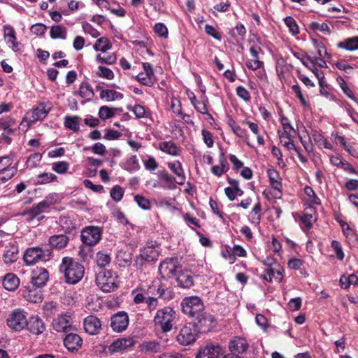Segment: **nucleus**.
<instances>
[{"label": "nucleus", "instance_id": "1", "mask_svg": "<svg viewBox=\"0 0 358 358\" xmlns=\"http://www.w3.org/2000/svg\"><path fill=\"white\" fill-rule=\"evenodd\" d=\"M59 269L64 273L66 280L69 284L78 282L83 278L85 272L82 264L69 257L63 258Z\"/></svg>", "mask_w": 358, "mask_h": 358}, {"label": "nucleus", "instance_id": "2", "mask_svg": "<svg viewBox=\"0 0 358 358\" xmlns=\"http://www.w3.org/2000/svg\"><path fill=\"white\" fill-rule=\"evenodd\" d=\"M96 282L103 292H113L119 287L118 275L111 270L100 271L96 275Z\"/></svg>", "mask_w": 358, "mask_h": 358}, {"label": "nucleus", "instance_id": "3", "mask_svg": "<svg viewBox=\"0 0 358 358\" xmlns=\"http://www.w3.org/2000/svg\"><path fill=\"white\" fill-rule=\"evenodd\" d=\"M175 311L170 307L158 310L154 317V323L159 326L163 332L169 331L173 327Z\"/></svg>", "mask_w": 358, "mask_h": 358}, {"label": "nucleus", "instance_id": "4", "mask_svg": "<svg viewBox=\"0 0 358 358\" xmlns=\"http://www.w3.org/2000/svg\"><path fill=\"white\" fill-rule=\"evenodd\" d=\"M155 287L156 286L152 285V286L150 287L147 291L143 289H141V292L138 289L132 291L131 294L134 296V302L136 304L145 303L147 309L150 312L155 310L158 306V299L157 297L150 296L149 294L150 293H152L151 289H155Z\"/></svg>", "mask_w": 358, "mask_h": 358}, {"label": "nucleus", "instance_id": "5", "mask_svg": "<svg viewBox=\"0 0 358 358\" xmlns=\"http://www.w3.org/2000/svg\"><path fill=\"white\" fill-rule=\"evenodd\" d=\"M181 307L182 312L191 317H194L204 310L201 299L196 296L185 297L181 303Z\"/></svg>", "mask_w": 358, "mask_h": 358}, {"label": "nucleus", "instance_id": "6", "mask_svg": "<svg viewBox=\"0 0 358 358\" xmlns=\"http://www.w3.org/2000/svg\"><path fill=\"white\" fill-rule=\"evenodd\" d=\"M102 229L96 226H88L81 231V239L83 243L89 246L97 244L101 238Z\"/></svg>", "mask_w": 358, "mask_h": 358}, {"label": "nucleus", "instance_id": "7", "mask_svg": "<svg viewBox=\"0 0 358 358\" xmlns=\"http://www.w3.org/2000/svg\"><path fill=\"white\" fill-rule=\"evenodd\" d=\"M180 268L177 258H166L159 266V272L163 278L169 279L176 275Z\"/></svg>", "mask_w": 358, "mask_h": 358}, {"label": "nucleus", "instance_id": "8", "mask_svg": "<svg viewBox=\"0 0 358 358\" xmlns=\"http://www.w3.org/2000/svg\"><path fill=\"white\" fill-rule=\"evenodd\" d=\"M50 252H45L41 248H28L24 255V261L27 265L35 264L41 261L45 262L49 259Z\"/></svg>", "mask_w": 358, "mask_h": 358}, {"label": "nucleus", "instance_id": "9", "mask_svg": "<svg viewBox=\"0 0 358 358\" xmlns=\"http://www.w3.org/2000/svg\"><path fill=\"white\" fill-rule=\"evenodd\" d=\"M192 325L198 333H207L213 327L215 319L213 315L204 311L194 317Z\"/></svg>", "mask_w": 358, "mask_h": 358}, {"label": "nucleus", "instance_id": "10", "mask_svg": "<svg viewBox=\"0 0 358 358\" xmlns=\"http://www.w3.org/2000/svg\"><path fill=\"white\" fill-rule=\"evenodd\" d=\"M224 350L219 344L209 343L200 348L196 358H221Z\"/></svg>", "mask_w": 358, "mask_h": 358}, {"label": "nucleus", "instance_id": "11", "mask_svg": "<svg viewBox=\"0 0 358 358\" xmlns=\"http://www.w3.org/2000/svg\"><path fill=\"white\" fill-rule=\"evenodd\" d=\"M197 333L192 324L189 323L180 329L177 340L180 345H190L196 341Z\"/></svg>", "mask_w": 358, "mask_h": 358}, {"label": "nucleus", "instance_id": "12", "mask_svg": "<svg viewBox=\"0 0 358 358\" xmlns=\"http://www.w3.org/2000/svg\"><path fill=\"white\" fill-rule=\"evenodd\" d=\"M24 313L20 310H14L7 319L8 325L15 331L23 329L27 324Z\"/></svg>", "mask_w": 358, "mask_h": 358}, {"label": "nucleus", "instance_id": "13", "mask_svg": "<svg viewBox=\"0 0 358 358\" xmlns=\"http://www.w3.org/2000/svg\"><path fill=\"white\" fill-rule=\"evenodd\" d=\"M129 324V316L127 313L120 311L110 317V327L114 331L122 332Z\"/></svg>", "mask_w": 358, "mask_h": 358}, {"label": "nucleus", "instance_id": "14", "mask_svg": "<svg viewBox=\"0 0 358 358\" xmlns=\"http://www.w3.org/2000/svg\"><path fill=\"white\" fill-rule=\"evenodd\" d=\"M249 348V344L245 338L240 336H235L231 338L228 345L229 354L241 355L245 353Z\"/></svg>", "mask_w": 358, "mask_h": 358}, {"label": "nucleus", "instance_id": "15", "mask_svg": "<svg viewBox=\"0 0 358 358\" xmlns=\"http://www.w3.org/2000/svg\"><path fill=\"white\" fill-rule=\"evenodd\" d=\"M49 278L48 271L44 268H36L31 273V285L33 287L41 288Z\"/></svg>", "mask_w": 358, "mask_h": 358}, {"label": "nucleus", "instance_id": "16", "mask_svg": "<svg viewBox=\"0 0 358 358\" xmlns=\"http://www.w3.org/2000/svg\"><path fill=\"white\" fill-rule=\"evenodd\" d=\"M3 161H6L3 164L5 167L0 169V181L1 182H5L10 180L17 172L15 167L10 166L12 160L8 157H0V163Z\"/></svg>", "mask_w": 358, "mask_h": 358}, {"label": "nucleus", "instance_id": "17", "mask_svg": "<svg viewBox=\"0 0 358 358\" xmlns=\"http://www.w3.org/2000/svg\"><path fill=\"white\" fill-rule=\"evenodd\" d=\"M39 288L33 287L32 285L24 287L22 289V296L31 303H40L43 300V294Z\"/></svg>", "mask_w": 358, "mask_h": 358}, {"label": "nucleus", "instance_id": "18", "mask_svg": "<svg viewBox=\"0 0 358 358\" xmlns=\"http://www.w3.org/2000/svg\"><path fill=\"white\" fill-rule=\"evenodd\" d=\"M83 340L81 337L75 333L68 334L64 339V345L68 350L78 351L82 346Z\"/></svg>", "mask_w": 358, "mask_h": 358}, {"label": "nucleus", "instance_id": "19", "mask_svg": "<svg viewBox=\"0 0 358 358\" xmlns=\"http://www.w3.org/2000/svg\"><path fill=\"white\" fill-rule=\"evenodd\" d=\"M52 327L58 332H66L71 328V318L67 315H61L52 322Z\"/></svg>", "mask_w": 358, "mask_h": 358}, {"label": "nucleus", "instance_id": "20", "mask_svg": "<svg viewBox=\"0 0 358 358\" xmlns=\"http://www.w3.org/2000/svg\"><path fill=\"white\" fill-rule=\"evenodd\" d=\"M47 209L45 203H42L41 201L37 205L34 206L30 209L23 212L22 215L28 216L27 220L29 221H31L36 218H37L38 220H40L43 218V216H41V215L46 211Z\"/></svg>", "mask_w": 358, "mask_h": 358}, {"label": "nucleus", "instance_id": "21", "mask_svg": "<svg viewBox=\"0 0 358 358\" xmlns=\"http://www.w3.org/2000/svg\"><path fill=\"white\" fill-rule=\"evenodd\" d=\"M27 329L33 334L39 335L45 330V324L38 316H31L26 325Z\"/></svg>", "mask_w": 358, "mask_h": 358}, {"label": "nucleus", "instance_id": "22", "mask_svg": "<svg viewBox=\"0 0 358 358\" xmlns=\"http://www.w3.org/2000/svg\"><path fill=\"white\" fill-rule=\"evenodd\" d=\"M83 324L85 331L91 335L98 334L101 327L100 320L94 315L87 317Z\"/></svg>", "mask_w": 358, "mask_h": 358}, {"label": "nucleus", "instance_id": "23", "mask_svg": "<svg viewBox=\"0 0 358 358\" xmlns=\"http://www.w3.org/2000/svg\"><path fill=\"white\" fill-rule=\"evenodd\" d=\"M134 341L131 338H124L115 341L110 345V350L113 352H118L133 346Z\"/></svg>", "mask_w": 358, "mask_h": 358}, {"label": "nucleus", "instance_id": "24", "mask_svg": "<svg viewBox=\"0 0 358 358\" xmlns=\"http://www.w3.org/2000/svg\"><path fill=\"white\" fill-rule=\"evenodd\" d=\"M69 242V238L64 234L54 235L49 238V245L52 249L61 250L64 248Z\"/></svg>", "mask_w": 358, "mask_h": 358}, {"label": "nucleus", "instance_id": "25", "mask_svg": "<svg viewBox=\"0 0 358 358\" xmlns=\"http://www.w3.org/2000/svg\"><path fill=\"white\" fill-rule=\"evenodd\" d=\"M177 282L182 288H189L193 285V276L189 271H179Z\"/></svg>", "mask_w": 358, "mask_h": 358}, {"label": "nucleus", "instance_id": "26", "mask_svg": "<svg viewBox=\"0 0 358 358\" xmlns=\"http://www.w3.org/2000/svg\"><path fill=\"white\" fill-rule=\"evenodd\" d=\"M136 79L141 83L150 86L156 81V78L153 73V69H143V71L136 76Z\"/></svg>", "mask_w": 358, "mask_h": 358}, {"label": "nucleus", "instance_id": "27", "mask_svg": "<svg viewBox=\"0 0 358 358\" xmlns=\"http://www.w3.org/2000/svg\"><path fill=\"white\" fill-rule=\"evenodd\" d=\"M159 149L173 156H179L181 153V148L178 147L176 143L171 141L159 143Z\"/></svg>", "mask_w": 358, "mask_h": 358}, {"label": "nucleus", "instance_id": "28", "mask_svg": "<svg viewBox=\"0 0 358 358\" xmlns=\"http://www.w3.org/2000/svg\"><path fill=\"white\" fill-rule=\"evenodd\" d=\"M168 167L175 173L178 180L176 181L178 185H183L185 182V176L182 166V164L179 161H175L168 163Z\"/></svg>", "mask_w": 358, "mask_h": 358}, {"label": "nucleus", "instance_id": "29", "mask_svg": "<svg viewBox=\"0 0 358 358\" xmlns=\"http://www.w3.org/2000/svg\"><path fill=\"white\" fill-rule=\"evenodd\" d=\"M18 257V248L13 244H9L6 246L3 253V261L6 264H10L15 262Z\"/></svg>", "mask_w": 358, "mask_h": 358}, {"label": "nucleus", "instance_id": "30", "mask_svg": "<svg viewBox=\"0 0 358 358\" xmlns=\"http://www.w3.org/2000/svg\"><path fill=\"white\" fill-rule=\"evenodd\" d=\"M50 112V108L47 109L43 103H40L31 111V122H35L44 119Z\"/></svg>", "mask_w": 358, "mask_h": 358}, {"label": "nucleus", "instance_id": "31", "mask_svg": "<svg viewBox=\"0 0 358 358\" xmlns=\"http://www.w3.org/2000/svg\"><path fill=\"white\" fill-rule=\"evenodd\" d=\"M20 285L19 278L13 273H8L3 280V287L8 291L15 290Z\"/></svg>", "mask_w": 358, "mask_h": 358}, {"label": "nucleus", "instance_id": "32", "mask_svg": "<svg viewBox=\"0 0 358 358\" xmlns=\"http://www.w3.org/2000/svg\"><path fill=\"white\" fill-rule=\"evenodd\" d=\"M132 259L131 253L129 251L120 250L116 255V263L121 267H126L131 264Z\"/></svg>", "mask_w": 358, "mask_h": 358}, {"label": "nucleus", "instance_id": "33", "mask_svg": "<svg viewBox=\"0 0 358 358\" xmlns=\"http://www.w3.org/2000/svg\"><path fill=\"white\" fill-rule=\"evenodd\" d=\"M50 37L53 39L60 38L66 39L67 36V29L62 25H53L50 31Z\"/></svg>", "mask_w": 358, "mask_h": 358}, {"label": "nucleus", "instance_id": "34", "mask_svg": "<svg viewBox=\"0 0 358 358\" xmlns=\"http://www.w3.org/2000/svg\"><path fill=\"white\" fill-rule=\"evenodd\" d=\"M268 175L271 187L275 189L280 191L282 188V183L279 173L275 169H268Z\"/></svg>", "mask_w": 358, "mask_h": 358}, {"label": "nucleus", "instance_id": "35", "mask_svg": "<svg viewBox=\"0 0 358 358\" xmlns=\"http://www.w3.org/2000/svg\"><path fill=\"white\" fill-rule=\"evenodd\" d=\"M337 46L350 51L358 50V36L347 38L338 43Z\"/></svg>", "mask_w": 358, "mask_h": 358}, {"label": "nucleus", "instance_id": "36", "mask_svg": "<svg viewBox=\"0 0 358 358\" xmlns=\"http://www.w3.org/2000/svg\"><path fill=\"white\" fill-rule=\"evenodd\" d=\"M101 99H105L107 101L122 99L123 94L113 90H102L100 93Z\"/></svg>", "mask_w": 358, "mask_h": 358}, {"label": "nucleus", "instance_id": "37", "mask_svg": "<svg viewBox=\"0 0 358 358\" xmlns=\"http://www.w3.org/2000/svg\"><path fill=\"white\" fill-rule=\"evenodd\" d=\"M262 278L268 282H271L273 278L278 282H280L283 278V275L280 271H275L273 268H269L264 272Z\"/></svg>", "mask_w": 358, "mask_h": 358}, {"label": "nucleus", "instance_id": "38", "mask_svg": "<svg viewBox=\"0 0 358 358\" xmlns=\"http://www.w3.org/2000/svg\"><path fill=\"white\" fill-rule=\"evenodd\" d=\"M141 256L147 262H154L158 259L159 254L154 248L148 246L141 251Z\"/></svg>", "mask_w": 358, "mask_h": 358}, {"label": "nucleus", "instance_id": "39", "mask_svg": "<svg viewBox=\"0 0 358 358\" xmlns=\"http://www.w3.org/2000/svg\"><path fill=\"white\" fill-rule=\"evenodd\" d=\"M220 166H213L211 168V173L216 176H221L223 173H226L228 169V164L224 157V154L221 153Z\"/></svg>", "mask_w": 358, "mask_h": 358}, {"label": "nucleus", "instance_id": "40", "mask_svg": "<svg viewBox=\"0 0 358 358\" xmlns=\"http://www.w3.org/2000/svg\"><path fill=\"white\" fill-rule=\"evenodd\" d=\"M79 95L86 100H90L94 96V93L88 83L83 82L80 86Z\"/></svg>", "mask_w": 358, "mask_h": 358}, {"label": "nucleus", "instance_id": "41", "mask_svg": "<svg viewBox=\"0 0 358 358\" xmlns=\"http://www.w3.org/2000/svg\"><path fill=\"white\" fill-rule=\"evenodd\" d=\"M15 123V120L10 116L0 118V129L5 131L7 134H10L13 131L10 127Z\"/></svg>", "mask_w": 358, "mask_h": 358}, {"label": "nucleus", "instance_id": "42", "mask_svg": "<svg viewBox=\"0 0 358 358\" xmlns=\"http://www.w3.org/2000/svg\"><path fill=\"white\" fill-rule=\"evenodd\" d=\"M80 117L78 116H66L64 117V126L73 131H78L80 129L78 120Z\"/></svg>", "mask_w": 358, "mask_h": 358}, {"label": "nucleus", "instance_id": "43", "mask_svg": "<svg viewBox=\"0 0 358 358\" xmlns=\"http://www.w3.org/2000/svg\"><path fill=\"white\" fill-rule=\"evenodd\" d=\"M111 48L110 43L108 39L106 37H101L99 38L96 43L94 45V48L96 51H101L105 52L106 50Z\"/></svg>", "mask_w": 358, "mask_h": 358}, {"label": "nucleus", "instance_id": "44", "mask_svg": "<svg viewBox=\"0 0 358 358\" xmlns=\"http://www.w3.org/2000/svg\"><path fill=\"white\" fill-rule=\"evenodd\" d=\"M4 36L8 38V43L13 44V48H17V43L16 41L15 33L13 27L10 26L4 27Z\"/></svg>", "mask_w": 358, "mask_h": 358}, {"label": "nucleus", "instance_id": "45", "mask_svg": "<svg viewBox=\"0 0 358 358\" xmlns=\"http://www.w3.org/2000/svg\"><path fill=\"white\" fill-rule=\"evenodd\" d=\"M38 184H47L57 179V176L52 173H43L37 176Z\"/></svg>", "mask_w": 358, "mask_h": 358}, {"label": "nucleus", "instance_id": "46", "mask_svg": "<svg viewBox=\"0 0 358 358\" xmlns=\"http://www.w3.org/2000/svg\"><path fill=\"white\" fill-rule=\"evenodd\" d=\"M69 166V164L66 162H58L52 164V170L59 174H64L67 172Z\"/></svg>", "mask_w": 358, "mask_h": 358}, {"label": "nucleus", "instance_id": "47", "mask_svg": "<svg viewBox=\"0 0 358 358\" xmlns=\"http://www.w3.org/2000/svg\"><path fill=\"white\" fill-rule=\"evenodd\" d=\"M110 262V255L103 252H99L96 255V263L100 267H104L108 265Z\"/></svg>", "mask_w": 358, "mask_h": 358}, {"label": "nucleus", "instance_id": "48", "mask_svg": "<svg viewBox=\"0 0 358 358\" xmlns=\"http://www.w3.org/2000/svg\"><path fill=\"white\" fill-rule=\"evenodd\" d=\"M115 113L113 108L107 106H103L99 108V116L102 120H106L114 117Z\"/></svg>", "mask_w": 358, "mask_h": 358}, {"label": "nucleus", "instance_id": "49", "mask_svg": "<svg viewBox=\"0 0 358 358\" xmlns=\"http://www.w3.org/2000/svg\"><path fill=\"white\" fill-rule=\"evenodd\" d=\"M124 189L120 185L114 186L110 192L111 198L115 201H120L122 199Z\"/></svg>", "mask_w": 358, "mask_h": 358}, {"label": "nucleus", "instance_id": "50", "mask_svg": "<svg viewBox=\"0 0 358 358\" xmlns=\"http://www.w3.org/2000/svg\"><path fill=\"white\" fill-rule=\"evenodd\" d=\"M134 200L137 203L138 206L143 210H149L151 207L150 201L141 195H136L134 196Z\"/></svg>", "mask_w": 358, "mask_h": 358}, {"label": "nucleus", "instance_id": "51", "mask_svg": "<svg viewBox=\"0 0 358 358\" xmlns=\"http://www.w3.org/2000/svg\"><path fill=\"white\" fill-rule=\"evenodd\" d=\"M262 207L260 203H257L252 210L250 219L251 222L255 224H259L260 222V212Z\"/></svg>", "mask_w": 358, "mask_h": 358}, {"label": "nucleus", "instance_id": "52", "mask_svg": "<svg viewBox=\"0 0 358 358\" xmlns=\"http://www.w3.org/2000/svg\"><path fill=\"white\" fill-rule=\"evenodd\" d=\"M285 22L286 25L289 27V31L294 35L299 34V27L293 17H289V16L286 17L285 18Z\"/></svg>", "mask_w": 358, "mask_h": 358}, {"label": "nucleus", "instance_id": "53", "mask_svg": "<svg viewBox=\"0 0 358 358\" xmlns=\"http://www.w3.org/2000/svg\"><path fill=\"white\" fill-rule=\"evenodd\" d=\"M96 60L101 64L108 65L113 64L116 61V56L114 54H111L106 56H101V55H97Z\"/></svg>", "mask_w": 358, "mask_h": 358}, {"label": "nucleus", "instance_id": "54", "mask_svg": "<svg viewBox=\"0 0 358 358\" xmlns=\"http://www.w3.org/2000/svg\"><path fill=\"white\" fill-rule=\"evenodd\" d=\"M341 88L342 89L343 92L351 99L355 100L354 94L352 91L348 87L347 83L342 78H338L337 79Z\"/></svg>", "mask_w": 358, "mask_h": 358}, {"label": "nucleus", "instance_id": "55", "mask_svg": "<svg viewBox=\"0 0 358 358\" xmlns=\"http://www.w3.org/2000/svg\"><path fill=\"white\" fill-rule=\"evenodd\" d=\"M47 27L42 23H37L31 27V31L36 36H43L46 31Z\"/></svg>", "mask_w": 358, "mask_h": 358}, {"label": "nucleus", "instance_id": "56", "mask_svg": "<svg viewBox=\"0 0 358 358\" xmlns=\"http://www.w3.org/2000/svg\"><path fill=\"white\" fill-rule=\"evenodd\" d=\"M142 347L145 351L151 352H157L159 350V344L155 341L144 342Z\"/></svg>", "mask_w": 358, "mask_h": 358}, {"label": "nucleus", "instance_id": "57", "mask_svg": "<svg viewBox=\"0 0 358 358\" xmlns=\"http://www.w3.org/2000/svg\"><path fill=\"white\" fill-rule=\"evenodd\" d=\"M205 31L208 35L212 36L216 40L221 41V34L218 32L213 26L206 24L205 26Z\"/></svg>", "mask_w": 358, "mask_h": 358}, {"label": "nucleus", "instance_id": "58", "mask_svg": "<svg viewBox=\"0 0 358 358\" xmlns=\"http://www.w3.org/2000/svg\"><path fill=\"white\" fill-rule=\"evenodd\" d=\"M127 108L132 110L137 118H142L145 117V110L144 107L141 105L136 104L134 107L129 106H127Z\"/></svg>", "mask_w": 358, "mask_h": 358}, {"label": "nucleus", "instance_id": "59", "mask_svg": "<svg viewBox=\"0 0 358 358\" xmlns=\"http://www.w3.org/2000/svg\"><path fill=\"white\" fill-rule=\"evenodd\" d=\"M194 108L202 114H206L210 118L213 119L212 115L208 113V109L206 104L203 101H196V103H193Z\"/></svg>", "mask_w": 358, "mask_h": 358}, {"label": "nucleus", "instance_id": "60", "mask_svg": "<svg viewBox=\"0 0 358 358\" xmlns=\"http://www.w3.org/2000/svg\"><path fill=\"white\" fill-rule=\"evenodd\" d=\"M143 164L145 168L150 171H155L158 166V163L152 157H148V159L143 162Z\"/></svg>", "mask_w": 358, "mask_h": 358}, {"label": "nucleus", "instance_id": "61", "mask_svg": "<svg viewBox=\"0 0 358 358\" xmlns=\"http://www.w3.org/2000/svg\"><path fill=\"white\" fill-rule=\"evenodd\" d=\"M154 29L159 36L164 38L168 36V29L163 23H157Z\"/></svg>", "mask_w": 358, "mask_h": 358}, {"label": "nucleus", "instance_id": "62", "mask_svg": "<svg viewBox=\"0 0 358 358\" xmlns=\"http://www.w3.org/2000/svg\"><path fill=\"white\" fill-rule=\"evenodd\" d=\"M331 247L334 250L336 257L339 260H343L344 258V253L340 243L337 241L331 242Z\"/></svg>", "mask_w": 358, "mask_h": 358}, {"label": "nucleus", "instance_id": "63", "mask_svg": "<svg viewBox=\"0 0 358 358\" xmlns=\"http://www.w3.org/2000/svg\"><path fill=\"white\" fill-rule=\"evenodd\" d=\"M237 95L245 101H249L251 99L250 92L243 86H238L236 88Z\"/></svg>", "mask_w": 358, "mask_h": 358}, {"label": "nucleus", "instance_id": "64", "mask_svg": "<svg viewBox=\"0 0 358 358\" xmlns=\"http://www.w3.org/2000/svg\"><path fill=\"white\" fill-rule=\"evenodd\" d=\"M201 134H202V136H203V140L204 143L206 144V145L208 148L213 147L214 141L213 139L212 133L206 129H203Z\"/></svg>", "mask_w": 358, "mask_h": 358}]
</instances>
